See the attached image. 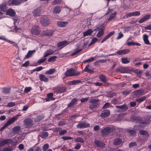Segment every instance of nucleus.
I'll return each mask as SVG.
<instances>
[{
	"instance_id": "f257e3e1",
	"label": "nucleus",
	"mask_w": 151,
	"mask_h": 151,
	"mask_svg": "<svg viewBox=\"0 0 151 151\" xmlns=\"http://www.w3.org/2000/svg\"><path fill=\"white\" fill-rule=\"evenodd\" d=\"M113 130V128L112 127H106L101 130V134L103 137H106L108 134L112 132Z\"/></svg>"
},
{
	"instance_id": "f03ea898",
	"label": "nucleus",
	"mask_w": 151,
	"mask_h": 151,
	"mask_svg": "<svg viewBox=\"0 0 151 151\" xmlns=\"http://www.w3.org/2000/svg\"><path fill=\"white\" fill-rule=\"evenodd\" d=\"M80 74V72H76L74 69L73 68L67 70L65 73V75L66 76H78Z\"/></svg>"
},
{
	"instance_id": "7ed1b4c3",
	"label": "nucleus",
	"mask_w": 151,
	"mask_h": 151,
	"mask_svg": "<svg viewBox=\"0 0 151 151\" xmlns=\"http://www.w3.org/2000/svg\"><path fill=\"white\" fill-rule=\"evenodd\" d=\"M105 29V27L103 25L97 27L94 29L95 31H99L96 36L98 37H102L104 34V30Z\"/></svg>"
},
{
	"instance_id": "20e7f679",
	"label": "nucleus",
	"mask_w": 151,
	"mask_h": 151,
	"mask_svg": "<svg viewBox=\"0 0 151 151\" xmlns=\"http://www.w3.org/2000/svg\"><path fill=\"white\" fill-rule=\"evenodd\" d=\"M13 140L10 139H2L0 140V147H1L6 145H9L13 143Z\"/></svg>"
},
{
	"instance_id": "39448f33",
	"label": "nucleus",
	"mask_w": 151,
	"mask_h": 151,
	"mask_svg": "<svg viewBox=\"0 0 151 151\" xmlns=\"http://www.w3.org/2000/svg\"><path fill=\"white\" fill-rule=\"evenodd\" d=\"M40 22L42 26L46 27L49 24L50 21L48 17L44 16L41 17Z\"/></svg>"
},
{
	"instance_id": "423d86ee",
	"label": "nucleus",
	"mask_w": 151,
	"mask_h": 151,
	"mask_svg": "<svg viewBox=\"0 0 151 151\" xmlns=\"http://www.w3.org/2000/svg\"><path fill=\"white\" fill-rule=\"evenodd\" d=\"M24 125L27 128H30L33 124V120L31 118H26L24 121Z\"/></svg>"
},
{
	"instance_id": "0eeeda50",
	"label": "nucleus",
	"mask_w": 151,
	"mask_h": 151,
	"mask_svg": "<svg viewBox=\"0 0 151 151\" xmlns=\"http://www.w3.org/2000/svg\"><path fill=\"white\" fill-rule=\"evenodd\" d=\"M90 124L87 123L86 121H84L80 122L76 126L77 128L79 129H84L89 127Z\"/></svg>"
},
{
	"instance_id": "6e6552de",
	"label": "nucleus",
	"mask_w": 151,
	"mask_h": 151,
	"mask_svg": "<svg viewBox=\"0 0 151 151\" xmlns=\"http://www.w3.org/2000/svg\"><path fill=\"white\" fill-rule=\"evenodd\" d=\"M91 104L89 106V108L91 109H93L96 108L98 105L99 99H91L89 100Z\"/></svg>"
},
{
	"instance_id": "1a4fd4ad",
	"label": "nucleus",
	"mask_w": 151,
	"mask_h": 151,
	"mask_svg": "<svg viewBox=\"0 0 151 151\" xmlns=\"http://www.w3.org/2000/svg\"><path fill=\"white\" fill-rule=\"evenodd\" d=\"M31 32L32 34L35 35H38L40 33L39 30V27L38 26L33 27L32 29Z\"/></svg>"
},
{
	"instance_id": "9d476101",
	"label": "nucleus",
	"mask_w": 151,
	"mask_h": 151,
	"mask_svg": "<svg viewBox=\"0 0 151 151\" xmlns=\"http://www.w3.org/2000/svg\"><path fill=\"white\" fill-rule=\"evenodd\" d=\"M129 70L128 67H119L116 69V73L120 72L122 73H127L128 72Z\"/></svg>"
},
{
	"instance_id": "9b49d317",
	"label": "nucleus",
	"mask_w": 151,
	"mask_h": 151,
	"mask_svg": "<svg viewBox=\"0 0 151 151\" xmlns=\"http://www.w3.org/2000/svg\"><path fill=\"white\" fill-rule=\"evenodd\" d=\"M67 90V88L64 86H59L57 88L55 92L57 94L65 92Z\"/></svg>"
},
{
	"instance_id": "f8f14e48",
	"label": "nucleus",
	"mask_w": 151,
	"mask_h": 151,
	"mask_svg": "<svg viewBox=\"0 0 151 151\" xmlns=\"http://www.w3.org/2000/svg\"><path fill=\"white\" fill-rule=\"evenodd\" d=\"M110 114L109 110L105 109L102 111L101 116L103 118H106L109 116Z\"/></svg>"
},
{
	"instance_id": "ddd939ff",
	"label": "nucleus",
	"mask_w": 151,
	"mask_h": 151,
	"mask_svg": "<svg viewBox=\"0 0 151 151\" xmlns=\"http://www.w3.org/2000/svg\"><path fill=\"white\" fill-rule=\"evenodd\" d=\"M94 144L97 147L103 148L105 146V143L99 140H95Z\"/></svg>"
},
{
	"instance_id": "4468645a",
	"label": "nucleus",
	"mask_w": 151,
	"mask_h": 151,
	"mask_svg": "<svg viewBox=\"0 0 151 151\" xmlns=\"http://www.w3.org/2000/svg\"><path fill=\"white\" fill-rule=\"evenodd\" d=\"M54 31L52 30H46L43 31L42 34L43 35L48 36H52L53 34Z\"/></svg>"
},
{
	"instance_id": "2eb2a0df",
	"label": "nucleus",
	"mask_w": 151,
	"mask_h": 151,
	"mask_svg": "<svg viewBox=\"0 0 151 151\" xmlns=\"http://www.w3.org/2000/svg\"><path fill=\"white\" fill-rule=\"evenodd\" d=\"M140 14L139 11H135L131 12H129L126 14L127 17H130L132 16H139Z\"/></svg>"
},
{
	"instance_id": "dca6fc26",
	"label": "nucleus",
	"mask_w": 151,
	"mask_h": 151,
	"mask_svg": "<svg viewBox=\"0 0 151 151\" xmlns=\"http://www.w3.org/2000/svg\"><path fill=\"white\" fill-rule=\"evenodd\" d=\"M6 15L11 17H14L16 15V12L14 10L11 8L9 9L6 12Z\"/></svg>"
},
{
	"instance_id": "f3484780",
	"label": "nucleus",
	"mask_w": 151,
	"mask_h": 151,
	"mask_svg": "<svg viewBox=\"0 0 151 151\" xmlns=\"http://www.w3.org/2000/svg\"><path fill=\"white\" fill-rule=\"evenodd\" d=\"M130 50L128 49H124L119 50L116 52V54L120 55H125L130 52Z\"/></svg>"
},
{
	"instance_id": "a211bd4d",
	"label": "nucleus",
	"mask_w": 151,
	"mask_h": 151,
	"mask_svg": "<svg viewBox=\"0 0 151 151\" xmlns=\"http://www.w3.org/2000/svg\"><path fill=\"white\" fill-rule=\"evenodd\" d=\"M53 94L52 93H49L47 95V98H45V101H49L52 100H54L55 99L53 97Z\"/></svg>"
},
{
	"instance_id": "6ab92c4d",
	"label": "nucleus",
	"mask_w": 151,
	"mask_h": 151,
	"mask_svg": "<svg viewBox=\"0 0 151 151\" xmlns=\"http://www.w3.org/2000/svg\"><path fill=\"white\" fill-rule=\"evenodd\" d=\"M82 82L81 80H75L72 81H68L67 82V84L68 85H73Z\"/></svg>"
},
{
	"instance_id": "aec40b11",
	"label": "nucleus",
	"mask_w": 151,
	"mask_h": 151,
	"mask_svg": "<svg viewBox=\"0 0 151 151\" xmlns=\"http://www.w3.org/2000/svg\"><path fill=\"white\" fill-rule=\"evenodd\" d=\"M41 8H38L34 10L33 12V15L35 16H39L41 14Z\"/></svg>"
},
{
	"instance_id": "412c9836",
	"label": "nucleus",
	"mask_w": 151,
	"mask_h": 151,
	"mask_svg": "<svg viewBox=\"0 0 151 151\" xmlns=\"http://www.w3.org/2000/svg\"><path fill=\"white\" fill-rule=\"evenodd\" d=\"M151 15L150 14L146 15L143 17L142 18L138 21L139 23H143L150 18Z\"/></svg>"
},
{
	"instance_id": "4be33fe9",
	"label": "nucleus",
	"mask_w": 151,
	"mask_h": 151,
	"mask_svg": "<svg viewBox=\"0 0 151 151\" xmlns=\"http://www.w3.org/2000/svg\"><path fill=\"white\" fill-rule=\"evenodd\" d=\"M69 42L66 41H63L60 42H58L57 44V46L58 47H62V48H63L65 46L67 45L68 44Z\"/></svg>"
},
{
	"instance_id": "5701e85b",
	"label": "nucleus",
	"mask_w": 151,
	"mask_h": 151,
	"mask_svg": "<svg viewBox=\"0 0 151 151\" xmlns=\"http://www.w3.org/2000/svg\"><path fill=\"white\" fill-rule=\"evenodd\" d=\"M123 143L122 139L119 138H115L114 140V145H122Z\"/></svg>"
},
{
	"instance_id": "b1692460",
	"label": "nucleus",
	"mask_w": 151,
	"mask_h": 151,
	"mask_svg": "<svg viewBox=\"0 0 151 151\" xmlns=\"http://www.w3.org/2000/svg\"><path fill=\"white\" fill-rule=\"evenodd\" d=\"M77 102V99L74 98L71 100V102L68 105V107L70 108L73 107Z\"/></svg>"
},
{
	"instance_id": "393cba45",
	"label": "nucleus",
	"mask_w": 151,
	"mask_h": 151,
	"mask_svg": "<svg viewBox=\"0 0 151 151\" xmlns=\"http://www.w3.org/2000/svg\"><path fill=\"white\" fill-rule=\"evenodd\" d=\"M61 7L60 6H55L53 8V12L55 14H58L61 12Z\"/></svg>"
},
{
	"instance_id": "a878e982",
	"label": "nucleus",
	"mask_w": 151,
	"mask_h": 151,
	"mask_svg": "<svg viewBox=\"0 0 151 151\" xmlns=\"http://www.w3.org/2000/svg\"><path fill=\"white\" fill-rule=\"evenodd\" d=\"M113 35V31L111 32L105 37L101 41V43H103L108 39L110 38Z\"/></svg>"
},
{
	"instance_id": "bb28decb",
	"label": "nucleus",
	"mask_w": 151,
	"mask_h": 151,
	"mask_svg": "<svg viewBox=\"0 0 151 151\" xmlns=\"http://www.w3.org/2000/svg\"><path fill=\"white\" fill-rule=\"evenodd\" d=\"M68 23L67 22L59 21L57 22V25L58 27H65Z\"/></svg>"
},
{
	"instance_id": "cd10ccee",
	"label": "nucleus",
	"mask_w": 151,
	"mask_h": 151,
	"mask_svg": "<svg viewBox=\"0 0 151 151\" xmlns=\"http://www.w3.org/2000/svg\"><path fill=\"white\" fill-rule=\"evenodd\" d=\"M54 52L52 50L50 49H49L44 52V57H46L48 56L49 55L53 54Z\"/></svg>"
},
{
	"instance_id": "c85d7f7f",
	"label": "nucleus",
	"mask_w": 151,
	"mask_h": 151,
	"mask_svg": "<svg viewBox=\"0 0 151 151\" xmlns=\"http://www.w3.org/2000/svg\"><path fill=\"white\" fill-rule=\"evenodd\" d=\"M115 107L117 108H119L121 109V111H126L128 109V107L127 105L126 104H123L122 105L119 106H116Z\"/></svg>"
},
{
	"instance_id": "c756f323",
	"label": "nucleus",
	"mask_w": 151,
	"mask_h": 151,
	"mask_svg": "<svg viewBox=\"0 0 151 151\" xmlns=\"http://www.w3.org/2000/svg\"><path fill=\"white\" fill-rule=\"evenodd\" d=\"M21 129L20 126H15L12 129L13 132L15 134H17L19 133Z\"/></svg>"
},
{
	"instance_id": "7c9ffc66",
	"label": "nucleus",
	"mask_w": 151,
	"mask_h": 151,
	"mask_svg": "<svg viewBox=\"0 0 151 151\" xmlns=\"http://www.w3.org/2000/svg\"><path fill=\"white\" fill-rule=\"evenodd\" d=\"M39 78L41 81L45 82H47L49 80V79L45 75L42 74H40L39 76Z\"/></svg>"
},
{
	"instance_id": "2f4dec72",
	"label": "nucleus",
	"mask_w": 151,
	"mask_h": 151,
	"mask_svg": "<svg viewBox=\"0 0 151 151\" xmlns=\"http://www.w3.org/2000/svg\"><path fill=\"white\" fill-rule=\"evenodd\" d=\"M17 119V117H13L9 119L6 123V124L9 126L11 124L14 123L15 121Z\"/></svg>"
},
{
	"instance_id": "473e14b6",
	"label": "nucleus",
	"mask_w": 151,
	"mask_h": 151,
	"mask_svg": "<svg viewBox=\"0 0 151 151\" xmlns=\"http://www.w3.org/2000/svg\"><path fill=\"white\" fill-rule=\"evenodd\" d=\"M93 30L91 29H89L87 31L83 32V36L85 37L88 35H90L93 32Z\"/></svg>"
},
{
	"instance_id": "72a5a7b5",
	"label": "nucleus",
	"mask_w": 151,
	"mask_h": 151,
	"mask_svg": "<svg viewBox=\"0 0 151 151\" xmlns=\"http://www.w3.org/2000/svg\"><path fill=\"white\" fill-rule=\"evenodd\" d=\"M35 122H39L44 118V117L42 115H39L36 116V118H33Z\"/></svg>"
},
{
	"instance_id": "f704fd0d",
	"label": "nucleus",
	"mask_w": 151,
	"mask_h": 151,
	"mask_svg": "<svg viewBox=\"0 0 151 151\" xmlns=\"http://www.w3.org/2000/svg\"><path fill=\"white\" fill-rule=\"evenodd\" d=\"M56 71V69L54 68H51L49 69V70L46 71L45 73L46 75H51L55 73Z\"/></svg>"
},
{
	"instance_id": "c9c22d12",
	"label": "nucleus",
	"mask_w": 151,
	"mask_h": 151,
	"mask_svg": "<svg viewBox=\"0 0 151 151\" xmlns=\"http://www.w3.org/2000/svg\"><path fill=\"white\" fill-rule=\"evenodd\" d=\"M89 65H86L83 70L85 72H86L90 73L92 74L93 73L94 71L92 70L88 69V68H89Z\"/></svg>"
},
{
	"instance_id": "e433bc0d",
	"label": "nucleus",
	"mask_w": 151,
	"mask_h": 151,
	"mask_svg": "<svg viewBox=\"0 0 151 151\" xmlns=\"http://www.w3.org/2000/svg\"><path fill=\"white\" fill-rule=\"evenodd\" d=\"M143 39L145 43L147 45H149L150 44L149 41L148 39V36L146 34H144L143 35Z\"/></svg>"
},
{
	"instance_id": "4c0bfd02",
	"label": "nucleus",
	"mask_w": 151,
	"mask_h": 151,
	"mask_svg": "<svg viewBox=\"0 0 151 151\" xmlns=\"http://www.w3.org/2000/svg\"><path fill=\"white\" fill-rule=\"evenodd\" d=\"M22 2V0H12L11 4L15 5H18Z\"/></svg>"
},
{
	"instance_id": "58836bf2",
	"label": "nucleus",
	"mask_w": 151,
	"mask_h": 151,
	"mask_svg": "<svg viewBox=\"0 0 151 151\" xmlns=\"http://www.w3.org/2000/svg\"><path fill=\"white\" fill-rule=\"evenodd\" d=\"M139 133L142 135H145L146 137H148L149 134L147 131L144 130H140L139 131Z\"/></svg>"
},
{
	"instance_id": "ea45409f",
	"label": "nucleus",
	"mask_w": 151,
	"mask_h": 151,
	"mask_svg": "<svg viewBox=\"0 0 151 151\" xmlns=\"http://www.w3.org/2000/svg\"><path fill=\"white\" fill-rule=\"evenodd\" d=\"M35 51H36L35 50L29 51L26 55L25 57L27 58H28L32 56L33 53L35 52Z\"/></svg>"
},
{
	"instance_id": "a19ab883",
	"label": "nucleus",
	"mask_w": 151,
	"mask_h": 151,
	"mask_svg": "<svg viewBox=\"0 0 151 151\" xmlns=\"http://www.w3.org/2000/svg\"><path fill=\"white\" fill-rule=\"evenodd\" d=\"M99 79H100V80L104 82V83H106L107 81V80L106 78L102 74H101L99 76Z\"/></svg>"
},
{
	"instance_id": "79ce46f5",
	"label": "nucleus",
	"mask_w": 151,
	"mask_h": 151,
	"mask_svg": "<svg viewBox=\"0 0 151 151\" xmlns=\"http://www.w3.org/2000/svg\"><path fill=\"white\" fill-rule=\"evenodd\" d=\"M130 58L128 59L127 58H122V62L124 64L129 63L130 62Z\"/></svg>"
},
{
	"instance_id": "37998d69",
	"label": "nucleus",
	"mask_w": 151,
	"mask_h": 151,
	"mask_svg": "<svg viewBox=\"0 0 151 151\" xmlns=\"http://www.w3.org/2000/svg\"><path fill=\"white\" fill-rule=\"evenodd\" d=\"M75 140L76 142H79L81 143H83L85 142L84 139L80 137L75 138Z\"/></svg>"
},
{
	"instance_id": "c03bdc74",
	"label": "nucleus",
	"mask_w": 151,
	"mask_h": 151,
	"mask_svg": "<svg viewBox=\"0 0 151 151\" xmlns=\"http://www.w3.org/2000/svg\"><path fill=\"white\" fill-rule=\"evenodd\" d=\"M44 58V57H43L41 59H40L37 61V63L36 65H40L41 63L44 62L45 61L47 58Z\"/></svg>"
},
{
	"instance_id": "a18cd8bd",
	"label": "nucleus",
	"mask_w": 151,
	"mask_h": 151,
	"mask_svg": "<svg viewBox=\"0 0 151 151\" xmlns=\"http://www.w3.org/2000/svg\"><path fill=\"white\" fill-rule=\"evenodd\" d=\"M57 58V57L55 56L51 57L47 60V61L49 62H54L56 60Z\"/></svg>"
},
{
	"instance_id": "49530a36",
	"label": "nucleus",
	"mask_w": 151,
	"mask_h": 151,
	"mask_svg": "<svg viewBox=\"0 0 151 151\" xmlns=\"http://www.w3.org/2000/svg\"><path fill=\"white\" fill-rule=\"evenodd\" d=\"M0 9L1 11L5 12L6 11V6L4 4H1L0 5Z\"/></svg>"
},
{
	"instance_id": "de8ad7c7",
	"label": "nucleus",
	"mask_w": 151,
	"mask_h": 151,
	"mask_svg": "<svg viewBox=\"0 0 151 151\" xmlns=\"http://www.w3.org/2000/svg\"><path fill=\"white\" fill-rule=\"evenodd\" d=\"M48 136V133L47 132H43L40 135V137L42 138H45Z\"/></svg>"
},
{
	"instance_id": "09e8293b",
	"label": "nucleus",
	"mask_w": 151,
	"mask_h": 151,
	"mask_svg": "<svg viewBox=\"0 0 151 151\" xmlns=\"http://www.w3.org/2000/svg\"><path fill=\"white\" fill-rule=\"evenodd\" d=\"M0 40H4L6 41V42H8L10 44H11L15 43L14 42L12 41L9 40H8L6 39L4 37L0 36Z\"/></svg>"
},
{
	"instance_id": "8fccbe9b",
	"label": "nucleus",
	"mask_w": 151,
	"mask_h": 151,
	"mask_svg": "<svg viewBox=\"0 0 151 151\" xmlns=\"http://www.w3.org/2000/svg\"><path fill=\"white\" fill-rule=\"evenodd\" d=\"M146 99V97L145 96H144L139 98L137 99H136V101L139 103L142 102L144 101Z\"/></svg>"
},
{
	"instance_id": "3c124183",
	"label": "nucleus",
	"mask_w": 151,
	"mask_h": 151,
	"mask_svg": "<svg viewBox=\"0 0 151 151\" xmlns=\"http://www.w3.org/2000/svg\"><path fill=\"white\" fill-rule=\"evenodd\" d=\"M10 91V89L9 88H4L2 91L3 93L5 94L9 93Z\"/></svg>"
},
{
	"instance_id": "603ef678",
	"label": "nucleus",
	"mask_w": 151,
	"mask_h": 151,
	"mask_svg": "<svg viewBox=\"0 0 151 151\" xmlns=\"http://www.w3.org/2000/svg\"><path fill=\"white\" fill-rule=\"evenodd\" d=\"M98 40V39L96 37H94L93 38L91 42L89 44L88 46H91L92 45L94 44V43H95L97 40Z\"/></svg>"
},
{
	"instance_id": "864d4df0",
	"label": "nucleus",
	"mask_w": 151,
	"mask_h": 151,
	"mask_svg": "<svg viewBox=\"0 0 151 151\" xmlns=\"http://www.w3.org/2000/svg\"><path fill=\"white\" fill-rule=\"evenodd\" d=\"M142 92L143 91L141 90H137L134 92V94L136 95H140L141 94Z\"/></svg>"
},
{
	"instance_id": "5fc2aeb1",
	"label": "nucleus",
	"mask_w": 151,
	"mask_h": 151,
	"mask_svg": "<svg viewBox=\"0 0 151 151\" xmlns=\"http://www.w3.org/2000/svg\"><path fill=\"white\" fill-rule=\"evenodd\" d=\"M49 147V145L48 144L46 143L42 147V150L43 151H46V150Z\"/></svg>"
},
{
	"instance_id": "6e6d98bb",
	"label": "nucleus",
	"mask_w": 151,
	"mask_h": 151,
	"mask_svg": "<svg viewBox=\"0 0 151 151\" xmlns=\"http://www.w3.org/2000/svg\"><path fill=\"white\" fill-rule=\"evenodd\" d=\"M128 132L130 134L133 136L135 135L136 134V132L134 129H130L128 130Z\"/></svg>"
},
{
	"instance_id": "4d7b16f0",
	"label": "nucleus",
	"mask_w": 151,
	"mask_h": 151,
	"mask_svg": "<svg viewBox=\"0 0 151 151\" xmlns=\"http://www.w3.org/2000/svg\"><path fill=\"white\" fill-rule=\"evenodd\" d=\"M81 50H82L81 49H78V50H77L76 51H75V52H73L72 53L71 55V56H73L76 55L78 53L80 52Z\"/></svg>"
},
{
	"instance_id": "13d9d810",
	"label": "nucleus",
	"mask_w": 151,
	"mask_h": 151,
	"mask_svg": "<svg viewBox=\"0 0 151 151\" xmlns=\"http://www.w3.org/2000/svg\"><path fill=\"white\" fill-rule=\"evenodd\" d=\"M94 57H91V58L86 60L84 61V63L91 62L93 61L94 60Z\"/></svg>"
},
{
	"instance_id": "bf43d9fd",
	"label": "nucleus",
	"mask_w": 151,
	"mask_h": 151,
	"mask_svg": "<svg viewBox=\"0 0 151 151\" xmlns=\"http://www.w3.org/2000/svg\"><path fill=\"white\" fill-rule=\"evenodd\" d=\"M13 148L12 146H10L7 147L5 148L3 150V151H12Z\"/></svg>"
},
{
	"instance_id": "052dcab7",
	"label": "nucleus",
	"mask_w": 151,
	"mask_h": 151,
	"mask_svg": "<svg viewBox=\"0 0 151 151\" xmlns=\"http://www.w3.org/2000/svg\"><path fill=\"white\" fill-rule=\"evenodd\" d=\"M32 89V88L30 87H26L24 88V93H27L28 92H29Z\"/></svg>"
},
{
	"instance_id": "680f3d73",
	"label": "nucleus",
	"mask_w": 151,
	"mask_h": 151,
	"mask_svg": "<svg viewBox=\"0 0 151 151\" xmlns=\"http://www.w3.org/2000/svg\"><path fill=\"white\" fill-rule=\"evenodd\" d=\"M61 2V0H54L52 3V4L53 5H55L56 4H58Z\"/></svg>"
},
{
	"instance_id": "e2e57ef3",
	"label": "nucleus",
	"mask_w": 151,
	"mask_h": 151,
	"mask_svg": "<svg viewBox=\"0 0 151 151\" xmlns=\"http://www.w3.org/2000/svg\"><path fill=\"white\" fill-rule=\"evenodd\" d=\"M67 130H61L59 132V134L60 135H64L66 133Z\"/></svg>"
},
{
	"instance_id": "0e129e2a",
	"label": "nucleus",
	"mask_w": 151,
	"mask_h": 151,
	"mask_svg": "<svg viewBox=\"0 0 151 151\" xmlns=\"http://www.w3.org/2000/svg\"><path fill=\"white\" fill-rule=\"evenodd\" d=\"M110 104L109 103H106L102 107V109H105L109 107Z\"/></svg>"
},
{
	"instance_id": "69168bd1",
	"label": "nucleus",
	"mask_w": 151,
	"mask_h": 151,
	"mask_svg": "<svg viewBox=\"0 0 151 151\" xmlns=\"http://www.w3.org/2000/svg\"><path fill=\"white\" fill-rule=\"evenodd\" d=\"M66 123L65 121H61L59 122L58 123V126H63L65 125Z\"/></svg>"
},
{
	"instance_id": "338daca9",
	"label": "nucleus",
	"mask_w": 151,
	"mask_h": 151,
	"mask_svg": "<svg viewBox=\"0 0 151 151\" xmlns=\"http://www.w3.org/2000/svg\"><path fill=\"white\" fill-rule=\"evenodd\" d=\"M15 105V103L14 102H11L9 103L7 106L8 107H12L13 106H14Z\"/></svg>"
},
{
	"instance_id": "774afa93",
	"label": "nucleus",
	"mask_w": 151,
	"mask_h": 151,
	"mask_svg": "<svg viewBox=\"0 0 151 151\" xmlns=\"http://www.w3.org/2000/svg\"><path fill=\"white\" fill-rule=\"evenodd\" d=\"M122 93L125 96H126L130 93V91L129 90H127L122 91Z\"/></svg>"
}]
</instances>
